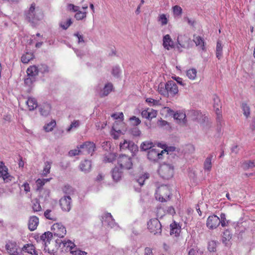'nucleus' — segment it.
I'll use <instances>...</instances> for the list:
<instances>
[{
	"mask_svg": "<svg viewBox=\"0 0 255 255\" xmlns=\"http://www.w3.org/2000/svg\"><path fill=\"white\" fill-rule=\"evenodd\" d=\"M25 15L28 21L34 25L37 24L43 18L42 9L34 2L25 11Z\"/></svg>",
	"mask_w": 255,
	"mask_h": 255,
	"instance_id": "nucleus-1",
	"label": "nucleus"
},
{
	"mask_svg": "<svg viewBox=\"0 0 255 255\" xmlns=\"http://www.w3.org/2000/svg\"><path fill=\"white\" fill-rule=\"evenodd\" d=\"M170 194L169 187L167 185H162L157 188L155 193V197L157 200L163 202L167 201L169 199Z\"/></svg>",
	"mask_w": 255,
	"mask_h": 255,
	"instance_id": "nucleus-2",
	"label": "nucleus"
},
{
	"mask_svg": "<svg viewBox=\"0 0 255 255\" xmlns=\"http://www.w3.org/2000/svg\"><path fill=\"white\" fill-rule=\"evenodd\" d=\"M158 173L162 178L169 179L173 176L174 167L171 164L163 163L160 166Z\"/></svg>",
	"mask_w": 255,
	"mask_h": 255,
	"instance_id": "nucleus-3",
	"label": "nucleus"
},
{
	"mask_svg": "<svg viewBox=\"0 0 255 255\" xmlns=\"http://www.w3.org/2000/svg\"><path fill=\"white\" fill-rule=\"evenodd\" d=\"M147 228L150 232L154 235L160 234L161 233V225L156 218L149 220L147 223Z\"/></svg>",
	"mask_w": 255,
	"mask_h": 255,
	"instance_id": "nucleus-4",
	"label": "nucleus"
},
{
	"mask_svg": "<svg viewBox=\"0 0 255 255\" xmlns=\"http://www.w3.org/2000/svg\"><path fill=\"white\" fill-rule=\"evenodd\" d=\"M5 249L9 255H23L22 251L14 242H8L5 245Z\"/></svg>",
	"mask_w": 255,
	"mask_h": 255,
	"instance_id": "nucleus-5",
	"label": "nucleus"
},
{
	"mask_svg": "<svg viewBox=\"0 0 255 255\" xmlns=\"http://www.w3.org/2000/svg\"><path fill=\"white\" fill-rule=\"evenodd\" d=\"M118 163L121 169H129L132 166L131 159L125 154L121 155L118 158Z\"/></svg>",
	"mask_w": 255,
	"mask_h": 255,
	"instance_id": "nucleus-6",
	"label": "nucleus"
},
{
	"mask_svg": "<svg viewBox=\"0 0 255 255\" xmlns=\"http://www.w3.org/2000/svg\"><path fill=\"white\" fill-rule=\"evenodd\" d=\"M51 229L52 231V234H53L54 236L59 238L64 237L66 234L65 227L60 223L54 224Z\"/></svg>",
	"mask_w": 255,
	"mask_h": 255,
	"instance_id": "nucleus-7",
	"label": "nucleus"
},
{
	"mask_svg": "<svg viewBox=\"0 0 255 255\" xmlns=\"http://www.w3.org/2000/svg\"><path fill=\"white\" fill-rule=\"evenodd\" d=\"M102 223L105 226H107L111 228H113L115 230H117L119 228L117 224L115 222L111 213H106L104 216L102 217Z\"/></svg>",
	"mask_w": 255,
	"mask_h": 255,
	"instance_id": "nucleus-8",
	"label": "nucleus"
},
{
	"mask_svg": "<svg viewBox=\"0 0 255 255\" xmlns=\"http://www.w3.org/2000/svg\"><path fill=\"white\" fill-rule=\"evenodd\" d=\"M80 148L83 151V154H89L91 155L96 150L95 144L91 141H86L80 145Z\"/></svg>",
	"mask_w": 255,
	"mask_h": 255,
	"instance_id": "nucleus-9",
	"label": "nucleus"
},
{
	"mask_svg": "<svg viewBox=\"0 0 255 255\" xmlns=\"http://www.w3.org/2000/svg\"><path fill=\"white\" fill-rule=\"evenodd\" d=\"M220 224V218L215 215L210 216L207 218L206 225L210 229H216Z\"/></svg>",
	"mask_w": 255,
	"mask_h": 255,
	"instance_id": "nucleus-10",
	"label": "nucleus"
},
{
	"mask_svg": "<svg viewBox=\"0 0 255 255\" xmlns=\"http://www.w3.org/2000/svg\"><path fill=\"white\" fill-rule=\"evenodd\" d=\"M164 151H166V150H162L159 151L156 148H153L148 151L147 157L150 160L156 161L158 159L161 158Z\"/></svg>",
	"mask_w": 255,
	"mask_h": 255,
	"instance_id": "nucleus-11",
	"label": "nucleus"
},
{
	"mask_svg": "<svg viewBox=\"0 0 255 255\" xmlns=\"http://www.w3.org/2000/svg\"><path fill=\"white\" fill-rule=\"evenodd\" d=\"M71 198L70 196H64L60 200V205L62 210L68 212L71 208Z\"/></svg>",
	"mask_w": 255,
	"mask_h": 255,
	"instance_id": "nucleus-12",
	"label": "nucleus"
},
{
	"mask_svg": "<svg viewBox=\"0 0 255 255\" xmlns=\"http://www.w3.org/2000/svg\"><path fill=\"white\" fill-rule=\"evenodd\" d=\"M167 92L168 96H174L178 93V88L176 84L173 81H169L166 83Z\"/></svg>",
	"mask_w": 255,
	"mask_h": 255,
	"instance_id": "nucleus-13",
	"label": "nucleus"
},
{
	"mask_svg": "<svg viewBox=\"0 0 255 255\" xmlns=\"http://www.w3.org/2000/svg\"><path fill=\"white\" fill-rule=\"evenodd\" d=\"M190 41V38L185 35H180L178 36L177 42L178 45L177 47L178 49L181 48H187L189 46Z\"/></svg>",
	"mask_w": 255,
	"mask_h": 255,
	"instance_id": "nucleus-14",
	"label": "nucleus"
},
{
	"mask_svg": "<svg viewBox=\"0 0 255 255\" xmlns=\"http://www.w3.org/2000/svg\"><path fill=\"white\" fill-rule=\"evenodd\" d=\"M51 110V106L47 102L40 104L39 106V111L41 116L47 117L49 115Z\"/></svg>",
	"mask_w": 255,
	"mask_h": 255,
	"instance_id": "nucleus-15",
	"label": "nucleus"
},
{
	"mask_svg": "<svg viewBox=\"0 0 255 255\" xmlns=\"http://www.w3.org/2000/svg\"><path fill=\"white\" fill-rule=\"evenodd\" d=\"M163 46L167 50H169L174 47V42L169 34H166L163 36Z\"/></svg>",
	"mask_w": 255,
	"mask_h": 255,
	"instance_id": "nucleus-16",
	"label": "nucleus"
},
{
	"mask_svg": "<svg viewBox=\"0 0 255 255\" xmlns=\"http://www.w3.org/2000/svg\"><path fill=\"white\" fill-rule=\"evenodd\" d=\"M220 105V100L219 98L217 96H214V108L216 110V113L217 115V119L218 120H220L222 118L221 113L220 110V108H221Z\"/></svg>",
	"mask_w": 255,
	"mask_h": 255,
	"instance_id": "nucleus-17",
	"label": "nucleus"
},
{
	"mask_svg": "<svg viewBox=\"0 0 255 255\" xmlns=\"http://www.w3.org/2000/svg\"><path fill=\"white\" fill-rule=\"evenodd\" d=\"M22 251V254L23 252L27 253L31 255H38L37 252L35 250L34 246L31 244L25 245L21 249Z\"/></svg>",
	"mask_w": 255,
	"mask_h": 255,
	"instance_id": "nucleus-18",
	"label": "nucleus"
},
{
	"mask_svg": "<svg viewBox=\"0 0 255 255\" xmlns=\"http://www.w3.org/2000/svg\"><path fill=\"white\" fill-rule=\"evenodd\" d=\"M173 117L179 123L185 124L186 122V114L184 111H177L174 114Z\"/></svg>",
	"mask_w": 255,
	"mask_h": 255,
	"instance_id": "nucleus-19",
	"label": "nucleus"
},
{
	"mask_svg": "<svg viewBox=\"0 0 255 255\" xmlns=\"http://www.w3.org/2000/svg\"><path fill=\"white\" fill-rule=\"evenodd\" d=\"M122 169H120L118 167H115L112 170V175L113 180L115 181H118L120 180L122 178L123 175V172L122 171Z\"/></svg>",
	"mask_w": 255,
	"mask_h": 255,
	"instance_id": "nucleus-20",
	"label": "nucleus"
},
{
	"mask_svg": "<svg viewBox=\"0 0 255 255\" xmlns=\"http://www.w3.org/2000/svg\"><path fill=\"white\" fill-rule=\"evenodd\" d=\"M39 224V219L33 216L30 217L28 221V228L30 231H34Z\"/></svg>",
	"mask_w": 255,
	"mask_h": 255,
	"instance_id": "nucleus-21",
	"label": "nucleus"
},
{
	"mask_svg": "<svg viewBox=\"0 0 255 255\" xmlns=\"http://www.w3.org/2000/svg\"><path fill=\"white\" fill-rule=\"evenodd\" d=\"M60 246L65 248L66 252H70L72 251L75 247V245L74 243L70 240H63L60 244Z\"/></svg>",
	"mask_w": 255,
	"mask_h": 255,
	"instance_id": "nucleus-22",
	"label": "nucleus"
},
{
	"mask_svg": "<svg viewBox=\"0 0 255 255\" xmlns=\"http://www.w3.org/2000/svg\"><path fill=\"white\" fill-rule=\"evenodd\" d=\"M80 169L81 171L87 173L89 172L91 169V162L90 160H85L82 162L79 165Z\"/></svg>",
	"mask_w": 255,
	"mask_h": 255,
	"instance_id": "nucleus-23",
	"label": "nucleus"
},
{
	"mask_svg": "<svg viewBox=\"0 0 255 255\" xmlns=\"http://www.w3.org/2000/svg\"><path fill=\"white\" fill-rule=\"evenodd\" d=\"M170 235L177 237L179 236L181 231V228L179 225L174 222L170 224Z\"/></svg>",
	"mask_w": 255,
	"mask_h": 255,
	"instance_id": "nucleus-24",
	"label": "nucleus"
},
{
	"mask_svg": "<svg viewBox=\"0 0 255 255\" xmlns=\"http://www.w3.org/2000/svg\"><path fill=\"white\" fill-rule=\"evenodd\" d=\"M193 41L197 46H198L202 50L205 51V41L202 37L199 36H194Z\"/></svg>",
	"mask_w": 255,
	"mask_h": 255,
	"instance_id": "nucleus-25",
	"label": "nucleus"
},
{
	"mask_svg": "<svg viewBox=\"0 0 255 255\" xmlns=\"http://www.w3.org/2000/svg\"><path fill=\"white\" fill-rule=\"evenodd\" d=\"M26 105L29 111H33L38 107L37 100L33 97H29L26 101Z\"/></svg>",
	"mask_w": 255,
	"mask_h": 255,
	"instance_id": "nucleus-26",
	"label": "nucleus"
},
{
	"mask_svg": "<svg viewBox=\"0 0 255 255\" xmlns=\"http://www.w3.org/2000/svg\"><path fill=\"white\" fill-rule=\"evenodd\" d=\"M223 45L221 40H218L216 47V56L218 59L222 58L223 56Z\"/></svg>",
	"mask_w": 255,
	"mask_h": 255,
	"instance_id": "nucleus-27",
	"label": "nucleus"
},
{
	"mask_svg": "<svg viewBox=\"0 0 255 255\" xmlns=\"http://www.w3.org/2000/svg\"><path fill=\"white\" fill-rule=\"evenodd\" d=\"M112 84L109 83L105 85L103 89L99 93V95L102 97L106 96L112 91Z\"/></svg>",
	"mask_w": 255,
	"mask_h": 255,
	"instance_id": "nucleus-28",
	"label": "nucleus"
},
{
	"mask_svg": "<svg viewBox=\"0 0 255 255\" xmlns=\"http://www.w3.org/2000/svg\"><path fill=\"white\" fill-rule=\"evenodd\" d=\"M39 69L36 66H31L27 68L26 72L27 76L35 78L38 75Z\"/></svg>",
	"mask_w": 255,
	"mask_h": 255,
	"instance_id": "nucleus-29",
	"label": "nucleus"
},
{
	"mask_svg": "<svg viewBox=\"0 0 255 255\" xmlns=\"http://www.w3.org/2000/svg\"><path fill=\"white\" fill-rule=\"evenodd\" d=\"M56 123L55 120H52L50 122L46 123L43 127V130L47 132L51 131L55 127Z\"/></svg>",
	"mask_w": 255,
	"mask_h": 255,
	"instance_id": "nucleus-30",
	"label": "nucleus"
},
{
	"mask_svg": "<svg viewBox=\"0 0 255 255\" xmlns=\"http://www.w3.org/2000/svg\"><path fill=\"white\" fill-rule=\"evenodd\" d=\"M214 155L213 154H210L205 159L204 163V168L205 170L210 171L212 168V159Z\"/></svg>",
	"mask_w": 255,
	"mask_h": 255,
	"instance_id": "nucleus-31",
	"label": "nucleus"
},
{
	"mask_svg": "<svg viewBox=\"0 0 255 255\" xmlns=\"http://www.w3.org/2000/svg\"><path fill=\"white\" fill-rule=\"evenodd\" d=\"M190 113L193 116L192 117L193 120H196L199 122L205 121V117H203V115L199 111H192Z\"/></svg>",
	"mask_w": 255,
	"mask_h": 255,
	"instance_id": "nucleus-32",
	"label": "nucleus"
},
{
	"mask_svg": "<svg viewBox=\"0 0 255 255\" xmlns=\"http://www.w3.org/2000/svg\"><path fill=\"white\" fill-rule=\"evenodd\" d=\"M8 176L7 168L2 164L0 165V177H2L4 181H7Z\"/></svg>",
	"mask_w": 255,
	"mask_h": 255,
	"instance_id": "nucleus-33",
	"label": "nucleus"
},
{
	"mask_svg": "<svg viewBox=\"0 0 255 255\" xmlns=\"http://www.w3.org/2000/svg\"><path fill=\"white\" fill-rule=\"evenodd\" d=\"M44 215L46 219L52 221H56L57 218L54 211L50 209L46 210L44 212Z\"/></svg>",
	"mask_w": 255,
	"mask_h": 255,
	"instance_id": "nucleus-34",
	"label": "nucleus"
},
{
	"mask_svg": "<svg viewBox=\"0 0 255 255\" xmlns=\"http://www.w3.org/2000/svg\"><path fill=\"white\" fill-rule=\"evenodd\" d=\"M51 178H46V179H38L36 181V190L40 191L42 189L43 186L47 182H49Z\"/></svg>",
	"mask_w": 255,
	"mask_h": 255,
	"instance_id": "nucleus-35",
	"label": "nucleus"
},
{
	"mask_svg": "<svg viewBox=\"0 0 255 255\" xmlns=\"http://www.w3.org/2000/svg\"><path fill=\"white\" fill-rule=\"evenodd\" d=\"M52 237V233L49 232L45 233L44 234H42V236H41V239L42 240L43 242L44 243L45 247L47 246L48 244H49L50 241Z\"/></svg>",
	"mask_w": 255,
	"mask_h": 255,
	"instance_id": "nucleus-36",
	"label": "nucleus"
},
{
	"mask_svg": "<svg viewBox=\"0 0 255 255\" xmlns=\"http://www.w3.org/2000/svg\"><path fill=\"white\" fill-rule=\"evenodd\" d=\"M34 58V55L32 52H26L23 54L21 58V61L23 63H28L29 61Z\"/></svg>",
	"mask_w": 255,
	"mask_h": 255,
	"instance_id": "nucleus-37",
	"label": "nucleus"
},
{
	"mask_svg": "<svg viewBox=\"0 0 255 255\" xmlns=\"http://www.w3.org/2000/svg\"><path fill=\"white\" fill-rule=\"evenodd\" d=\"M158 91L159 94L168 97V92H167L166 83H160L158 87Z\"/></svg>",
	"mask_w": 255,
	"mask_h": 255,
	"instance_id": "nucleus-38",
	"label": "nucleus"
},
{
	"mask_svg": "<svg viewBox=\"0 0 255 255\" xmlns=\"http://www.w3.org/2000/svg\"><path fill=\"white\" fill-rule=\"evenodd\" d=\"M154 147L153 143L149 141L143 142L140 145V148L142 150L145 151L150 150Z\"/></svg>",
	"mask_w": 255,
	"mask_h": 255,
	"instance_id": "nucleus-39",
	"label": "nucleus"
},
{
	"mask_svg": "<svg viewBox=\"0 0 255 255\" xmlns=\"http://www.w3.org/2000/svg\"><path fill=\"white\" fill-rule=\"evenodd\" d=\"M197 70L195 68L190 69L186 71V76L192 80H194L197 76Z\"/></svg>",
	"mask_w": 255,
	"mask_h": 255,
	"instance_id": "nucleus-40",
	"label": "nucleus"
},
{
	"mask_svg": "<svg viewBox=\"0 0 255 255\" xmlns=\"http://www.w3.org/2000/svg\"><path fill=\"white\" fill-rule=\"evenodd\" d=\"M31 202L32 208L34 212H38L41 211L42 208L38 199H34L32 200Z\"/></svg>",
	"mask_w": 255,
	"mask_h": 255,
	"instance_id": "nucleus-41",
	"label": "nucleus"
},
{
	"mask_svg": "<svg viewBox=\"0 0 255 255\" xmlns=\"http://www.w3.org/2000/svg\"><path fill=\"white\" fill-rule=\"evenodd\" d=\"M72 23L71 19L69 18L66 20H62L59 23L60 26L63 29H67Z\"/></svg>",
	"mask_w": 255,
	"mask_h": 255,
	"instance_id": "nucleus-42",
	"label": "nucleus"
},
{
	"mask_svg": "<svg viewBox=\"0 0 255 255\" xmlns=\"http://www.w3.org/2000/svg\"><path fill=\"white\" fill-rule=\"evenodd\" d=\"M51 164V161H47L44 163V167L42 173L43 176H46L50 173Z\"/></svg>",
	"mask_w": 255,
	"mask_h": 255,
	"instance_id": "nucleus-43",
	"label": "nucleus"
},
{
	"mask_svg": "<svg viewBox=\"0 0 255 255\" xmlns=\"http://www.w3.org/2000/svg\"><path fill=\"white\" fill-rule=\"evenodd\" d=\"M149 177V174L147 173H145L136 179V182L139 184L140 186H142L144 184L145 180L147 179Z\"/></svg>",
	"mask_w": 255,
	"mask_h": 255,
	"instance_id": "nucleus-44",
	"label": "nucleus"
},
{
	"mask_svg": "<svg viewBox=\"0 0 255 255\" xmlns=\"http://www.w3.org/2000/svg\"><path fill=\"white\" fill-rule=\"evenodd\" d=\"M80 121L74 120L73 122H72L69 128L67 129V131L70 132L71 130L78 128L80 126Z\"/></svg>",
	"mask_w": 255,
	"mask_h": 255,
	"instance_id": "nucleus-45",
	"label": "nucleus"
},
{
	"mask_svg": "<svg viewBox=\"0 0 255 255\" xmlns=\"http://www.w3.org/2000/svg\"><path fill=\"white\" fill-rule=\"evenodd\" d=\"M158 21L160 23L161 25H165L167 24L168 20L166 14H161L159 15Z\"/></svg>",
	"mask_w": 255,
	"mask_h": 255,
	"instance_id": "nucleus-46",
	"label": "nucleus"
},
{
	"mask_svg": "<svg viewBox=\"0 0 255 255\" xmlns=\"http://www.w3.org/2000/svg\"><path fill=\"white\" fill-rule=\"evenodd\" d=\"M242 109L243 111V114L247 118L249 117L250 115V108L246 103H243L242 104Z\"/></svg>",
	"mask_w": 255,
	"mask_h": 255,
	"instance_id": "nucleus-47",
	"label": "nucleus"
},
{
	"mask_svg": "<svg viewBox=\"0 0 255 255\" xmlns=\"http://www.w3.org/2000/svg\"><path fill=\"white\" fill-rule=\"evenodd\" d=\"M83 154V151L80 148V145L77 146V148L76 149L70 150L69 151V155L70 156H75V155H79V154Z\"/></svg>",
	"mask_w": 255,
	"mask_h": 255,
	"instance_id": "nucleus-48",
	"label": "nucleus"
},
{
	"mask_svg": "<svg viewBox=\"0 0 255 255\" xmlns=\"http://www.w3.org/2000/svg\"><path fill=\"white\" fill-rule=\"evenodd\" d=\"M217 243L214 241H211L208 243V250L210 252L216 251Z\"/></svg>",
	"mask_w": 255,
	"mask_h": 255,
	"instance_id": "nucleus-49",
	"label": "nucleus"
},
{
	"mask_svg": "<svg viewBox=\"0 0 255 255\" xmlns=\"http://www.w3.org/2000/svg\"><path fill=\"white\" fill-rule=\"evenodd\" d=\"M86 12H82L79 10L77 12H76L74 17L77 20H80L85 18L86 17Z\"/></svg>",
	"mask_w": 255,
	"mask_h": 255,
	"instance_id": "nucleus-50",
	"label": "nucleus"
},
{
	"mask_svg": "<svg viewBox=\"0 0 255 255\" xmlns=\"http://www.w3.org/2000/svg\"><path fill=\"white\" fill-rule=\"evenodd\" d=\"M173 14L175 16H180L182 13V9L178 5H175L172 7Z\"/></svg>",
	"mask_w": 255,
	"mask_h": 255,
	"instance_id": "nucleus-51",
	"label": "nucleus"
},
{
	"mask_svg": "<svg viewBox=\"0 0 255 255\" xmlns=\"http://www.w3.org/2000/svg\"><path fill=\"white\" fill-rule=\"evenodd\" d=\"M128 149L131 153H134L135 152L138 151V147L132 141H130Z\"/></svg>",
	"mask_w": 255,
	"mask_h": 255,
	"instance_id": "nucleus-52",
	"label": "nucleus"
},
{
	"mask_svg": "<svg viewBox=\"0 0 255 255\" xmlns=\"http://www.w3.org/2000/svg\"><path fill=\"white\" fill-rule=\"evenodd\" d=\"M63 191L69 196L73 194L74 192L73 188L70 185H65L63 189Z\"/></svg>",
	"mask_w": 255,
	"mask_h": 255,
	"instance_id": "nucleus-53",
	"label": "nucleus"
},
{
	"mask_svg": "<svg viewBox=\"0 0 255 255\" xmlns=\"http://www.w3.org/2000/svg\"><path fill=\"white\" fill-rule=\"evenodd\" d=\"M220 224L222 227H226L228 224V222L226 220V215L224 213H221L220 218Z\"/></svg>",
	"mask_w": 255,
	"mask_h": 255,
	"instance_id": "nucleus-54",
	"label": "nucleus"
},
{
	"mask_svg": "<svg viewBox=\"0 0 255 255\" xmlns=\"http://www.w3.org/2000/svg\"><path fill=\"white\" fill-rule=\"evenodd\" d=\"M243 166L245 168H253L255 167V160L253 161H247L243 163Z\"/></svg>",
	"mask_w": 255,
	"mask_h": 255,
	"instance_id": "nucleus-55",
	"label": "nucleus"
},
{
	"mask_svg": "<svg viewBox=\"0 0 255 255\" xmlns=\"http://www.w3.org/2000/svg\"><path fill=\"white\" fill-rule=\"evenodd\" d=\"M35 81V78H33L30 76L27 77L24 80V83L28 86H30L32 83Z\"/></svg>",
	"mask_w": 255,
	"mask_h": 255,
	"instance_id": "nucleus-56",
	"label": "nucleus"
},
{
	"mask_svg": "<svg viewBox=\"0 0 255 255\" xmlns=\"http://www.w3.org/2000/svg\"><path fill=\"white\" fill-rule=\"evenodd\" d=\"M129 140H124L123 142H121L120 144L121 149H128V146H129Z\"/></svg>",
	"mask_w": 255,
	"mask_h": 255,
	"instance_id": "nucleus-57",
	"label": "nucleus"
},
{
	"mask_svg": "<svg viewBox=\"0 0 255 255\" xmlns=\"http://www.w3.org/2000/svg\"><path fill=\"white\" fill-rule=\"evenodd\" d=\"M121 72L120 68L119 66H116L113 68L112 73L113 76L118 77Z\"/></svg>",
	"mask_w": 255,
	"mask_h": 255,
	"instance_id": "nucleus-58",
	"label": "nucleus"
},
{
	"mask_svg": "<svg viewBox=\"0 0 255 255\" xmlns=\"http://www.w3.org/2000/svg\"><path fill=\"white\" fill-rule=\"evenodd\" d=\"M67 9L70 11H72L76 12L80 9V7L78 6H76L73 4L69 3L67 5Z\"/></svg>",
	"mask_w": 255,
	"mask_h": 255,
	"instance_id": "nucleus-59",
	"label": "nucleus"
},
{
	"mask_svg": "<svg viewBox=\"0 0 255 255\" xmlns=\"http://www.w3.org/2000/svg\"><path fill=\"white\" fill-rule=\"evenodd\" d=\"M149 120H151L152 118H155L157 116V112L152 109L148 108Z\"/></svg>",
	"mask_w": 255,
	"mask_h": 255,
	"instance_id": "nucleus-60",
	"label": "nucleus"
},
{
	"mask_svg": "<svg viewBox=\"0 0 255 255\" xmlns=\"http://www.w3.org/2000/svg\"><path fill=\"white\" fill-rule=\"evenodd\" d=\"M115 155L114 153H110L105 157L104 160L107 162H112L115 158Z\"/></svg>",
	"mask_w": 255,
	"mask_h": 255,
	"instance_id": "nucleus-61",
	"label": "nucleus"
},
{
	"mask_svg": "<svg viewBox=\"0 0 255 255\" xmlns=\"http://www.w3.org/2000/svg\"><path fill=\"white\" fill-rule=\"evenodd\" d=\"M131 133L134 136H138L140 135L141 132L137 127H134L131 129Z\"/></svg>",
	"mask_w": 255,
	"mask_h": 255,
	"instance_id": "nucleus-62",
	"label": "nucleus"
},
{
	"mask_svg": "<svg viewBox=\"0 0 255 255\" xmlns=\"http://www.w3.org/2000/svg\"><path fill=\"white\" fill-rule=\"evenodd\" d=\"M70 253L73 255H86L87 253L80 250H72Z\"/></svg>",
	"mask_w": 255,
	"mask_h": 255,
	"instance_id": "nucleus-63",
	"label": "nucleus"
},
{
	"mask_svg": "<svg viewBox=\"0 0 255 255\" xmlns=\"http://www.w3.org/2000/svg\"><path fill=\"white\" fill-rule=\"evenodd\" d=\"M146 102L148 104L149 106H154L157 105L158 101L153 99L152 98H147Z\"/></svg>",
	"mask_w": 255,
	"mask_h": 255,
	"instance_id": "nucleus-64",
	"label": "nucleus"
}]
</instances>
